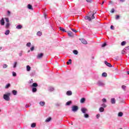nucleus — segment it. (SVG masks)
Masks as SVG:
<instances>
[{
    "label": "nucleus",
    "instance_id": "nucleus-1",
    "mask_svg": "<svg viewBox=\"0 0 129 129\" xmlns=\"http://www.w3.org/2000/svg\"><path fill=\"white\" fill-rule=\"evenodd\" d=\"M11 96V93H8L7 94H4L3 96V98L5 99V100H6V101H10V96Z\"/></svg>",
    "mask_w": 129,
    "mask_h": 129
},
{
    "label": "nucleus",
    "instance_id": "nucleus-2",
    "mask_svg": "<svg viewBox=\"0 0 129 129\" xmlns=\"http://www.w3.org/2000/svg\"><path fill=\"white\" fill-rule=\"evenodd\" d=\"M97 85H98L99 86H101L102 87H103V86H104V85H105V84H104L102 81H99L97 82Z\"/></svg>",
    "mask_w": 129,
    "mask_h": 129
},
{
    "label": "nucleus",
    "instance_id": "nucleus-3",
    "mask_svg": "<svg viewBox=\"0 0 129 129\" xmlns=\"http://www.w3.org/2000/svg\"><path fill=\"white\" fill-rule=\"evenodd\" d=\"M72 111H74V112L77 111L78 110V106H73L72 107Z\"/></svg>",
    "mask_w": 129,
    "mask_h": 129
},
{
    "label": "nucleus",
    "instance_id": "nucleus-4",
    "mask_svg": "<svg viewBox=\"0 0 129 129\" xmlns=\"http://www.w3.org/2000/svg\"><path fill=\"white\" fill-rule=\"evenodd\" d=\"M81 110L83 113H86L87 111H88V110L86 108L83 107L81 109Z\"/></svg>",
    "mask_w": 129,
    "mask_h": 129
},
{
    "label": "nucleus",
    "instance_id": "nucleus-5",
    "mask_svg": "<svg viewBox=\"0 0 129 129\" xmlns=\"http://www.w3.org/2000/svg\"><path fill=\"white\" fill-rule=\"evenodd\" d=\"M43 56H44V54L42 53H39L37 56V59H42L43 58Z\"/></svg>",
    "mask_w": 129,
    "mask_h": 129
},
{
    "label": "nucleus",
    "instance_id": "nucleus-6",
    "mask_svg": "<svg viewBox=\"0 0 129 129\" xmlns=\"http://www.w3.org/2000/svg\"><path fill=\"white\" fill-rule=\"evenodd\" d=\"M80 40L82 42L83 44H84L85 45H87V41L84 38H81L80 39Z\"/></svg>",
    "mask_w": 129,
    "mask_h": 129
},
{
    "label": "nucleus",
    "instance_id": "nucleus-7",
    "mask_svg": "<svg viewBox=\"0 0 129 129\" xmlns=\"http://www.w3.org/2000/svg\"><path fill=\"white\" fill-rule=\"evenodd\" d=\"M104 63L106 66H108V67H112V66H111V64L110 63L108 62L106 60H105Z\"/></svg>",
    "mask_w": 129,
    "mask_h": 129
},
{
    "label": "nucleus",
    "instance_id": "nucleus-8",
    "mask_svg": "<svg viewBox=\"0 0 129 129\" xmlns=\"http://www.w3.org/2000/svg\"><path fill=\"white\" fill-rule=\"evenodd\" d=\"M0 23L2 26H5V19L4 18H2L0 21Z\"/></svg>",
    "mask_w": 129,
    "mask_h": 129
},
{
    "label": "nucleus",
    "instance_id": "nucleus-9",
    "mask_svg": "<svg viewBox=\"0 0 129 129\" xmlns=\"http://www.w3.org/2000/svg\"><path fill=\"white\" fill-rule=\"evenodd\" d=\"M115 98H111V103L112 104H115Z\"/></svg>",
    "mask_w": 129,
    "mask_h": 129
},
{
    "label": "nucleus",
    "instance_id": "nucleus-10",
    "mask_svg": "<svg viewBox=\"0 0 129 129\" xmlns=\"http://www.w3.org/2000/svg\"><path fill=\"white\" fill-rule=\"evenodd\" d=\"M23 28V26L21 25H17V26H16V29H17V30H21V29Z\"/></svg>",
    "mask_w": 129,
    "mask_h": 129
},
{
    "label": "nucleus",
    "instance_id": "nucleus-11",
    "mask_svg": "<svg viewBox=\"0 0 129 129\" xmlns=\"http://www.w3.org/2000/svg\"><path fill=\"white\" fill-rule=\"evenodd\" d=\"M54 88L52 87H50L48 89V91H49V92H52V91H54Z\"/></svg>",
    "mask_w": 129,
    "mask_h": 129
},
{
    "label": "nucleus",
    "instance_id": "nucleus-12",
    "mask_svg": "<svg viewBox=\"0 0 129 129\" xmlns=\"http://www.w3.org/2000/svg\"><path fill=\"white\" fill-rule=\"evenodd\" d=\"M68 35L70 36V37H73V33L71 31H69L68 32Z\"/></svg>",
    "mask_w": 129,
    "mask_h": 129
},
{
    "label": "nucleus",
    "instance_id": "nucleus-13",
    "mask_svg": "<svg viewBox=\"0 0 129 129\" xmlns=\"http://www.w3.org/2000/svg\"><path fill=\"white\" fill-rule=\"evenodd\" d=\"M67 95H69L70 96V95H72V91H68L67 92Z\"/></svg>",
    "mask_w": 129,
    "mask_h": 129
},
{
    "label": "nucleus",
    "instance_id": "nucleus-14",
    "mask_svg": "<svg viewBox=\"0 0 129 129\" xmlns=\"http://www.w3.org/2000/svg\"><path fill=\"white\" fill-rule=\"evenodd\" d=\"M12 93H13V95H17V94H18V91H17L15 90H13L12 91Z\"/></svg>",
    "mask_w": 129,
    "mask_h": 129
},
{
    "label": "nucleus",
    "instance_id": "nucleus-15",
    "mask_svg": "<svg viewBox=\"0 0 129 129\" xmlns=\"http://www.w3.org/2000/svg\"><path fill=\"white\" fill-rule=\"evenodd\" d=\"M85 20H88V21H91V17L89 16H86L85 17Z\"/></svg>",
    "mask_w": 129,
    "mask_h": 129
},
{
    "label": "nucleus",
    "instance_id": "nucleus-16",
    "mask_svg": "<svg viewBox=\"0 0 129 129\" xmlns=\"http://www.w3.org/2000/svg\"><path fill=\"white\" fill-rule=\"evenodd\" d=\"M36 35L37 36H38V37H41V36H42V32L41 31L37 32Z\"/></svg>",
    "mask_w": 129,
    "mask_h": 129
},
{
    "label": "nucleus",
    "instance_id": "nucleus-17",
    "mask_svg": "<svg viewBox=\"0 0 129 129\" xmlns=\"http://www.w3.org/2000/svg\"><path fill=\"white\" fill-rule=\"evenodd\" d=\"M99 111L100 112H103L104 111V107H101L99 109Z\"/></svg>",
    "mask_w": 129,
    "mask_h": 129
},
{
    "label": "nucleus",
    "instance_id": "nucleus-18",
    "mask_svg": "<svg viewBox=\"0 0 129 129\" xmlns=\"http://www.w3.org/2000/svg\"><path fill=\"white\" fill-rule=\"evenodd\" d=\"M28 9H29V10H33V7L32 5H31V4L28 5Z\"/></svg>",
    "mask_w": 129,
    "mask_h": 129
},
{
    "label": "nucleus",
    "instance_id": "nucleus-19",
    "mask_svg": "<svg viewBox=\"0 0 129 129\" xmlns=\"http://www.w3.org/2000/svg\"><path fill=\"white\" fill-rule=\"evenodd\" d=\"M72 59H69V61L67 62V65H70V64H72Z\"/></svg>",
    "mask_w": 129,
    "mask_h": 129
},
{
    "label": "nucleus",
    "instance_id": "nucleus-20",
    "mask_svg": "<svg viewBox=\"0 0 129 129\" xmlns=\"http://www.w3.org/2000/svg\"><path fill=\"white\" fill-rule=\"evenodd\" d=\"M81 103H84V102H85V98H82L81 99Z\"/></svg>",
    "mask_w": 129,
    "mask_h": 129
},
{
    "label": "nucleus",
    "instance_id": "nucleus-21",
    "mask_svg": "<svg viewBox=\"0 0 129 129\" xmlns=\"http://www.w3.org/2000/svg\"><path fill=\"white\" fill-rule=\"evenodd\" d=\"M84 116L85 118H88V117H89V115L86 113H85L84 114Z\"/></svg>",
    "mask_w": 129,
    "mask_h": 129
},
{
    "label": "nucleus",
    "instance_id": "nucleus-22",
    "mask_svg": "<svg viewBox=\"0 0 129 129\" xmlns=\"http://www.w3.org/2000/svg\"><path fill=\"white\" fill-rule=\"evenodd\" d=\"M10 26H11V24H10V23H7L6 24V29H9V28H10Z\"/></svg>",
    "mask_w": 129,
    "mask_h": 129
},
{
    "label": "nucleus",
    "instance_id": "nucleus-23",
    "mask_svg": "<svg viewBox=\"0 0 129 129\" xmlns=\"http://www.w3.org/2000/svg\"><path fill=\"white\" fill-rule=\"evenodd\" d=\"M32 87H37L38 86V84H37L36 83H34L32 85Z\"/></svg>",
    "mask_w": 129,
    "mask_h": 129
},
{
    "label": "nucleus",
    "instance_id": "nucleus-24",
    "mask_svg": "<svg viewBox=\"0 0 129 129\" xmlns=\"http://www.w3.org/2000/svg\"><path fill=\"white\" fill-rule=\"evenodd\" d=\"M26 68H27V71L28 72L31 71V67H30V66H27Z\"/></svg>",
    "mask_w": 129,
    "mask_h": 129
},
{
    "label": "nucleus",
    "instance_id": "nucleus-25",
    "mask_svg": "<svg viewBox=\"0 0 129 129\" xmlns=\"http://www.w3.org/2000/svg\"><path fill=\"white\" fill-rule=\"evenodd\" d=\"M59 30H60V31H62V32H63V33H66V31L64 29V28H62V27H59Z\"/></svg>",
    "mask_w": 129,
    "mask_h": 129
},
{
    "label": "nucleus",
    "instance_id": "nucleus-26",
    "mask_svg": "<svg viewBox=\"0 0 129 129\" xmlns=\"http://www.w3.org/2000/svg\"><path fill=\"white\" fill-rule=\"evenodd\" d=\"M51 119H52V118L51 117H48L47 118L46 120H45V122H49V121H50L51 120Z\"/></svg>",
    "mask_w": 129,
    "mask_h": 129
},
{
    "label": "nucleus",
    "instance_id": "nucleus-27",
    "mask_svg": "<svg viewBox=\"0 0 129 129\" xmlns=\"http://www.w3.org/2000/svg\"><path fill=\"white\" fill-rule=\"evenodd\" d=\"M102 77H106L107 76V74L106 73H103L102 74Z\"/></svg>",
    "mask_w": 129,
    "mask_h": 129
},
{
    "label": "nucleus",
    "instance_id": "nucleus-28",
    "mask_svg": "<svg viewBox=\"0 0 129 129\" xmlns=\"http://www.w3.org/2000/svg\"><path fill=\"white\" fill-rule=\"evenodd\" d=\"M73 52L74 54H75V55L78 54V51H77V50H74Z\"/></svg>",
    "mask_w": 129,
    "mask_h": 129
},
{
    "label": "nucleus",
    "instance_id": "nucleus-29",
    "mask_svg": "<svg viewBox=\"0 0 129 129\" xmlns=\"http://www.w3.org/2000/svg\"><path fill=\"white\" fill-rule=\"evenodd\" d=\"M40 105H41V106H44V105H45V102H42L41 101L39 103Z\"/></svg>",
    "mask_w": 129,
    "mask_h": 129
},
{
    "label": "nucleus",
    "instance_id": "nucleus-30",
    "mask_svg": "<svg viewBox=\"0 0 129 129\" xmlns=\"http://www.w3.org/2000/svg\"><path fill=\"white\" fill-rule=\"evenodd\" d=\"M32 92H33V93L37 92V88L33 87L32 88Z\"/></svg>",
    "mask_w": 129,
    "mask_h": 129
},
{
    "label": "nucleus",
    "instance_id": "nucleus-31",
    "mask_svg": "<svg viewBox=\"0 0 129 129\" xmlns=\"http://www.w3.org/2000/svg\"><path fill=\"white\" fill-rule=\"evenodd\" d=\"M71 103H72V102L71 101H69L66 103V105H70Z\"/></svg>",
    "mask_w": 129,
    "mask_h": 129
},
{
    "label": "nucleus",
    "instance_id": "nucleus-32",
    "mask_svg": "<svg viewBox=\"0 0 129 129\" xmlns=\"http://www.w3.org/2000/svg\"><path fill=\"white\" fill-rule=\"evenodd\" d=\"M9 87H11V84H8L6 85L5 88L6 89H8V88H9Z\"/></svg>",
    "mask_w": 129,
    "mask_h": 129
},
{
    "label": "nucleus",
    "instance_id": "nucleus-33",
    "mask_svg": "<svg viewBox=\"0 0 129 129\" xmlns=\"http://www.w3.org/2000/svg\"><path fill=\"white\" fill-rule=\"evenodd\" d=\"M31 127H36V123H32L31 125Z\"/></svg>",
    "mask_w": 129,
    "mask_h": 129
},
{
    "label": "nucleus",
    "instance_id": "nucleus-34",
    "mask_svg": "<svg viewBox=\"0 0 129 129\" xmlns=\"http://www.w3.org/2000/svg\"><path fill=\"white\" fill-rule=\"evenodd\" d=\"M123 113H122V112H119L118 113V116H122Z\"/></svg>",
    "mask_w": 129,
    "mask_h": 129
},
{
    "label": "nucleus",
    "instance_id": "nucleus-35",
    "mask_svg": "<svg viewBox=\"0 0 129 129\" xmlns=\"http://www.w3.org/2000/svg\"><path fill=\"white\" fill-rule=\"evenodd\" d=\"M10 34V30H6V31L5 32V35H8Z\"/></svg>",
    "mask_w": 129,
    "mask_h": 129
},
{
    "label": "nucleus",
    "instance_id": "nucleus-36",
    "mask_svg": "<svg viewBox=\"0 0 129 129\" xmlns=\"http://www.w3.org/2000/svg\"><path fill=\"white\" fill-rule=\"evenodd\" d=\"M126 44V42L125 41H122L121 43V46H124Z\"/></svg>",
    "mask_w": 129,
    "mask_h": 129
},
{
    "label": "nucleus",
    "instance_id": "nucleus-37",
    "mask_svg": "<svg viewBox=\"0 0 129 129\" xmlns=\"http://www.w3.org/2000/svg\"><path fill=\"white\" fill-rule=\"evenodd\" d=\"M23 51H21L19 52V55L20 57H22V56L23 55Z\"/></svg>",
    "mask_w": 129,
    "mask_h": 129
},
{
    "label": "nucleus",
    "instance_id": "nucleus-38",
    "mask_svg": "<svg viewBox=\"0 0 129 129\" xmlns=\"http://www.w3.org/2000/svg\"><path fill=\"white\" fill-rule=\"evenodd\" d=\"M56 106H60L61 105V103L57 102L55 103Z\"/></svg>",
    "mask_w": 129,
    "mask_h": 129
},
{
    "label": "nucleus",
    "instance_id": "nucleus-39",
    "mask_svg": "<svg viewBox=\"0 0 129 129\" xmlns=\"http://www.w3.org/2000/svg\"><path fill=\"white\" fill-rule=\"evenodd\" d=\"M121 88H122V89H123V90H125V89L126 88V86H124V85H122V86H121Z\"/></svg>",
    "mask_w": 129,
    "mask_h": 129
},
{
    "label": "nucleus",
    "instance_id": "nucleus-40",
    "mask_svg": "<svg viewBox=\"0 0 129 129\" xmlns=\"http://www.w3.org/2000/svg\"><path fill=\"white\" fill-rule=\"evenodd\" d=\"M13 76H14V77H16V76H17V73H16V72H13Z\"/></svg>",
    "mask_w": 129,
    "mask_h": 129
},
{
    "label": "nucleus",
    "instance_id": "nucleus-41",
    "mask_svg": "<svg viewBox=\"0 0 129 129\" xmlns=\"http://www.w3.org/2000/svg\"><path fill=\"white\" fill-rule=\"evenodd\" d=\"M7 16H8L9 17H10V16H11V11H7Z\"/></svg>",
    "mask_w": 129,
    "mask_h": 129
},
{
    "label": "nucleus",
    "instance_id": "nucleus-42",
    "mask_svg": "<svg viewBox=\"0 0 129 129\" xmlns=\"http://www.w3.org/2000/svg\"><path fill=\"white\" fill-rule=\"evenodd\" d=\"M27 47H31V42H28L26 44Z\"/></svg>",
    "mask_w": 129,
    "mask_h": 129
},
{
    "label": "nucleus",
    "instance_id": "nucleus-43",
    "mask_svg": "<svg viewBox=\"0 0 129 129\" xmlns=\"http://www.w3.org/2000/svg\"><path fill=\"white\" fill-rule=\"evenodd\" d=\"M5 19L7 23H9V22H10V20L8 18H5Z\"/></svg>",
    "mask_w": 129,
    "mask_h": 129
},
{
    "label": "nucleus",
    "instance_id": "nucleus-44",
    "mask_svg": "<svg viewBox=\"0 0 129 129\" xmlns=\"http://www.w3.org/2000/svg\"><path fill=\"white\" fill-rule=\"evenodd\" d=\"M96 116L97 119L99 118L100 117V114H97Z\"/></svg>",
    "mask_w": 129,
    "mask_h": 129
},
{
    "label": "nucleus",
    "instance_id": "nucleus-45",
    "mask_svg": "<svg viewBox=\"0 0 129 129\" xmlns=\"http://www.w3.org/2000/svg\"><path fill=\"white\" fill-rule=\"evenodd\" d=\"M17 62H14V67H13L14 68H16V67H17Z\"/></svg>",
    "mask_w": 129,
    "mask_h": 129
},
{
    "label": "nucleus",
    "instance_id": "nucleus-46",
    "mask_svg": "<svg viewBox=\"0 0 129 129\" xmlns=\"http://www.w3.org/2000/svg\"><path fill=\"white\" fill-rule=\"evenodd\" d=\"M72 31H73V32H74L75 33H77V31L75 29H71Z\"/></svg>",
    "mask_w": 129,
    "mask_h": 129
},
{
    "label": "nucleus",
    "instance_id": "nucleus-47",
    "mask_svg": "<svg viewBox=\"0 0 129 129\" xmlns=\"http://www.w3.org/2000/svg\"><path fill=\"white\" fill-rule=\"evenodd\" d=\"M8 67V65L7 64H3V68H7Z\"/></svg>",
    "mask_w": 129,
    "mask_h": 129
},
{
    "label": "nucleus",
    "instance_id": "nucleus-48",
    "mask_svg": "<svg viewBox=\"0 0 129 129\" xmlns=\"http://www.w3.org/2000/svg\"><path fill=\"white\" fill-rule=\"evenodd\" d=\"M91 19H95V17H94V13H93L92 14V17H91Z\"/></svg>",
    "mask_w": 129,
    "mask_h": 129
},
{
    "label": "nucleus",
    "instance_id": "nucleus-49",
    "mask_svg": "<svg viewBox=\"0 0 129 129\" xmlns=\"http://www.w3.org/2000/svg\"><path fill=\"white\" fill-rule=\"evenodd\" d=\"M115 19L116 20H118L119 19V15H116V17H115Z\"/></svg>",
    "mask_w": 129,
    "mask_h": 129
},
{
    "label": "nucleus",
    "instance_id": "nucleus-50",
    "mask_svg": "<svg viewBox=\"0 0 129 129\" xmlns=\"http://www.w3.org/2000/svg\"><path fill=\"white\" fill-rule=\"evenodd\" d=\"M105 46H106V43H104L102 45V47H105Z\"/></svg>",
    "mask_w": 129,
    "mask_h": 129
},
{
    "label": "nucleus",
    "instance_id": "nucleus-51",
    "mask_svg": "<svg viewBox=\"0 0 129 129\" xmlns=\"http://www.w3.org/2000/svg\"><path fill=\"white\" fill-rule=\"evenodd\" d=\"M35 47L34 46H32L31 48H30V51H33V50H34Z\"/></svg>",
    "mask_w": 129,
    "mask_h": 129
},
{
    "label": "nucleus",
    "instance_id": "nucleus-52",
    "mask_svg": "<svg viewBox=\"0 0 129 129\" xmlns=\"http://www.w3.org/2000/svg\"><path fill=\"white\" fill-rule=\"evenodd\" d=\"M111 30H114V27L113 25H111L110 27Z\"/></svg>",
    "mask_w": 129,
    "mask_h": 129
},
{
    "label": "nucleus",
    "instance_id": "nucleus-53",
    "mask_svg": "<svg viewBox=\"0 0 129 129\" xmlns=\"http://www.w3.org/2000/svg\"><path fill=\"white\" fill-rule=\"evenodd\" d=\"M101 106H102V107H106V105H105V104H102Z\"/></svg>",
    "mask_w": 129,
    "mask_h": 129
},
{
    "label": "nucleus",
    "instance_id": "nucleus-54",
    "mask_svg": "<svg viewBox=\"0 0 129 129\" xmlns=\"http://www.w3.org/2000/svg\"><path fill=\"white\" fill-rule=\"evenodd\" d=\"M86 2L87 3H92V0H86Z\"/></svg>",
    "mask_w": 129,
    "mask_h": 129
},
{
    "label": "nucleus",
    "instance_id": "nucleus-55",
    "mask_svg": "<svg viewBox=\"0 0 129 129\" xmlns=\"http://www.w3.org/2000/svg\"><path fill=\"white\" fill-rule=\"evenodd\" d=\"M102 101H103V102H106V99L103 98V99H102Z\"/></svg>",
    "mask_w": 129,
    "mask_h": 129
},
{
    "label": "nucleus",
    "instance_id": "nucleus-56",
    "mask_svg": "<svg viewBox=\"0 0 129 129\" xmlns=\"http://www.w3.org/2000/svg\"><path fill=\"white\" fill-rule=\"evenodd\" d=\"M124 50H129V46H127V47H125Z\"/></svg>",
    "mask_w": 129,
    "mask_h": 129
},
{
    "label": "nucleus",
    "instance_id": "nucleus-57",
    "mask_svg": "<svg viewBox=\"0 0 129 129\" xmlns=\"http://www.w3.org/2000/svg\"><path fill=\"white\" fill-rule=\"evenodd\" d=\"M111 13H114V9H112L111 11Z\"/></svg>",
    "mask_w": 129,
    "mask_h": 129
},
{
    "label": "nucleus",
    "instance_id": "nucleus-58",
    "mask_svg": "<svg viewBox=\"0 0 129 129\" xmlns=\"http://www.w3.org/2000/svg\"><path fill=\"white\" fill-rule=\"evenodd\" d=\"M25 107H26V108H27V107H30V106L28 105H26Z\"/></svg>",
    "mask_w": 129,
    "mask_h": 129
},
{
    "label": "nucleus",
    "instance_id": "nucleus-59",
    "mask_svg": "<svg viewBox=\"0 0 129 129\" xmlns=\"http://www.w3.org/2000/svg\"><path fill=\"white\" fill-rule=\"evenodd\" d=\"M125 1V0H120V2H121V3H123Z\"/></svg>",
    "mask_w": 129,
    "mask_h": 129
},
{
    "label": "nucleus",
    "instance_id": "nucleus-60",
    "mask_svg": "<svg viewBox=\"0 0 129 129\" xmlns=\"http://www.w3.org/2000/svg\"><path fill=\"white\" fill-rule=\"evenodd\" d=\"M122 54H124V51L123 50V51H122Z\"/></svg>",
    "mask_w": 129,
    "mask_h": 129
},
{
    "label": "nucleus",
    "instance_id": "nucleus-61",
    "mask_svg": "<svg viewBox=\"0 0 129 129\" xmlns=\"http://www.w3.org/2000/svg\"><path fill=\"white\" fill-rule=\"evenodd\" d=\"M103 4H104V2H103L101 4V5L102 6V5H103Z\"/></svg>",
    "mask_w": 129,
    "mask_h": 129
},
{
    "label": "nucleus",
    "instance_id": "nucleus-62",
    "mask_svg": "<svg viewBox=\"0 0 129 129\" xmlns=\"http://www.w3.org/2000/svg\"><path fill=\"white\" fill-rule=\"evenodd\" d=\"M93 14H94V15H95V14H96V12H94V11L93 12Z\"/></svg>",
    "mask_w": 129,
    "mask_h": 129
},
{
    "label": "nucleus",
    "instance_id": "nucleus-63",
    "mask_svg": "<svg viewBox=\"0 0 129 129\" xmlns=\"http://www.w3.org/2000/svg\"><path fill=\"white\" fill-rule=\"evenodd\" d=\"M127 74H128V75H129V71L127 72Z\"/></svg>",
    "mask_w": 129,
    "mask_h": 129
},
{
    "label": "nucleus",
    "instance_id": "nucleus-64",
    "mask_svg": "<svg viewBox=\"0 0 129 129\" xmlns=\"http://www.w3.org/2000/svg\"><path fill=\"white\" fill-rule=\"evenodd\" d=\"M30 75L31 76H33V74L32 73L30 74Z\"/></svg>",
    "mask_w": 129,
    "mask_h": 129
}]
</instances>
